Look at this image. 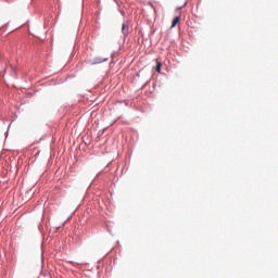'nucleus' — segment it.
<instances>
[{
	"instance_id": "obj_3",
	"label": "nucleus",
	"mask_w": 278,
	"mask_h": 278,
	"mask_svg": "<svg viewBox=\"0 0 278 278\" xmlns=\"http://www.w3.org/2000/svg\"><path fill=\"white\" fill-rule=\"evenodd\" d=\"M162 71V63L156 62V72L160 73Z\"/></svg>"
},
{
	"instance_id": "obj_1",
	"label": "nucleus",
	"mask_w": 278,
	"mask_h": 278,
	"mask_svg": "<svg viewBox=\"0 0 278 278\" xmlns=\"http://www.w3.org/2000/svg\"><path fill=\"white\" fill-rule=\"evenodd\" d=\"M181 21V16H176L172 22V28L177 27V24Z\"/></svg>"
},
{
	"instance_id": "obj_2",
	"label": "nucleus",
	"mask_w": 278,
	"mask_h": 278,
	"mask_svg": "<svg viewBox=\"0 0 278 278\" xmlns=\"http://www.w3.org/2000/svg\"><path fill=\"white\" fill-rule=\"evenodd\" d=\"M122 31L125 36H127V34H129V26H127V24H123Z\"/></svg>"
}]
</instances>
